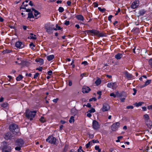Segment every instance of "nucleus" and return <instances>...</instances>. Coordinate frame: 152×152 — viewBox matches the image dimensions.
Segmentation results:
<instances>
[{
  "instance_id": "1",
  "label": "nucleus",
  "mask_w": 152,
  "mask_h": 152,
  "mask_svg": "<svg viewBox=\"0 0 152 152\" xmlns=\"http://www.w3.org/2000/svg\"><path fill=\"white\" fill-rule=\"evenodd\" d=\"M36 113V111H31L27 110L26 111V116L27 118L31 120L34 117Z\"/></svg>"
},
{
  "instance_id": "2",
  "label": "nucleus",
  "mask_w": 152,
  "mask_h": 152,
  "mask_svg": "<svg viewBox=\"0 0 152 152\" xmlns=\"http://www.w3.org/2000/svg\"><path fill=\"white\" fill-rule=\"evenodd\" d=\"M9 129L14 134H16L19 132V129L18 126L15 124H12L9 126Z\"/></svg>"
},
{
  "instance_id": "3",
  "label": "nucleus",
  "mask_w": 152,
  "mask_h": 152,
  "mask_svg": "<svg viewBox=\"0 0 152 152\" xmlns=\"http://www.w3.org/2000/svg\"><path fill=\"white\" fill-rule=\"evenodd\" d=\"M54 25L50 23H47L45 26V28L47 32L50 34L52 32V31L54 30L53 27Z\"/></svg>"
},
{
  "instance_id": "4",
  "label": "nucleus",
  "mask_w": 152,
  "mask_h": 152,
  "mask_svg": "<svg viewBox=\"0 0 152 152\" xmlns=\"http://www.w3.org/2000/svg\"><path fill=\"white\" fill-rule=\"evenodd\" d=\"M46 141L51 144H55L56 142V139L53 136H49L46 140Z\"/></svg>"
},
{
  "instance_id": "5",
  "label": "nucleus",
  "mask_w": 152,
  "mask_h": 152,
  "mask_svg": "<svg viewBox=\"0 0 152 152\" xmlns=\"http://www.w3.org/2000/svg\"><path fill=\"white\" fill-rule=\"evenodd\" d=\"M92 127L93 128L96 130L99 129L100 128V125L98 122L96 120H94L92 123Z\"/></svg>"
},
{
  "instance_id": "6",
  "label": "nucleus",
  "mask_w": 152,
  "mask_h": 152,
  "mask_svg": "<svg viewBox=\"0 0 152 152\" xmlns=\"http://www.w3.org/2000/svg\"><path fill=\"white\" fill-rule=\"evenodd\" d=\"M2 152H11V147L7 145H4L2 147Z\"/></svg>"
},
{
  "instance_id": "7",
  "label": "nucleus",
  "mask_w": 152,
  "mask_h": 152,
  "mask_svg": "<svg viewBox=\"0 0 152 152\" xmlns=\"http://www.w3.org/2000/svg\"><path fill=\"white\" fill-rule=\"evenodd\" d=\"M120 124L117 122L113 124L111 126V128L113 131H115L117 130L119 127Z\"/></svg>"
},
{
  "instance_id": "8",
  "label": "nucleus",
  "mask_w": 152,
  "mask_h": 152,
  "mask_svg": "<svg viewBox=\"0 0 152 152\" xmlns=\"http://www.w3.org/2000/svg\"><path fill=\"white\" fill-rule=\"evenodd\" d=\"M110 109V107L107 103H105L103 104V107L101 110L104 112L108 111Z\"/></svg>"
},
{
  "instance_id": "9",
  "label": "nucleus",
  "mask_w": 152,
  "mask_h": 152,
  "mask_svg": "<svg viewBox=\"0 0 152 152\" xmlns=\"http://www.w3.org/2000/svg\"><path fill=\"white\" fill-rule=\"evenodd\" d=\"M139 5V1L138 0H136L133 2L131 5V7L134 9L137 7Z\"/></svg>"
},
{
  "instance_id": "10",
  "label": "nucleus",
  "mask_w": 152,
  "mask_h": 152,
  "mask_svg": "<svg viewBox=\"0 0 152 152\" xmlns=\"http://www.w3.org/2000/svg\"><path fill=\"white\" fill-rule=\"evenodd\" d=\"M107 86L113 89H115L117 87V85L116 83H109L107 84Z\"/></svg>"
},
{
  "instance_id": "11",
  "label": "nucleus",
  "mask_w": 152,
  "mask_h": 152,
  "mask_svg": "<svg viewBox=\"0 0 152 152\" xmlns=\"http://www.w3.org/2000/svg\"><path fill=\"white\" fill-rule=\"evenodd\" d=\"M87 33L90 35H96L98 34L99 32L98 31L94 29L89 30L87 31Z\"/></svg>"
},
{
  "instance_id": "12",
  "label": "nucleus",
  "mask_w": 152,
  "mask_h": 152,
  "mask_svg": "<svg viewBox=\"0 0 152 152\" xmlns=\"http://www.w3.org/2000/svg\"><path fill=\"white\" fill-rule=\"evenodd\" d=\"M24 141L23 140L21 139H17L15 142V145H18L20 147H21L24 144Z\"/></svg>"
},
{
  "instance_id": "13",
  "label": "nucleus",
  "mask_w": 152,
  "mask_h": 152,
  "mask_svg": "<svg viewBox=\"0 0 152 152\" xmlns=\"http://www.w3.org/2000/svg\"><path fill=\"white\" fill-rule=\"evenodd\" d=\"M15 46L17 48L20 49L23 48L24 46L22 42L20 41H18L15 43Z\"/></svg>"
},
{
  "instance_id": "14",
  "label": "nucleus",
  "mask_w": 152,
  "mask_h": 152,
  "mask_svg": "<svg viewBox=\"0 0 152 152\" xmlns=\"http://www.w3.org/2000/svg\"><path fill=\"white\" fill-rule=\"evenodd\" d=\"M124 54V53H118L116 54L115 56V58L117 60H120Z\"/></svg>"
},
{
  "instance_id": "15",
  "label": "nucleus",
  "mask_w": 152,
  "mask_h": 152,
  "mask_svg": "<svg viewBox=\"0 0 152 152\" xmlns=\"http://www.w3.org/2000/svg\"><path fill=\"white\" fill-rule=\"evenodd\" d=\"M90 90L91 89L89 87L86 86H84L82 88V92L84 93H88Z\"/></svg>"
},
{
  "instance_id": "16",
  "label": "nucleus",
  "mask_w": 152,
  "mask_h": 152,
  "mask_svg": "<svg viewBox=\"0 0 152 152\" xmlns=\"http://www.w3.org/2000/svg\"><path fill=\"white\" fill-rule=\"evenodd\" d=\"M12 137V134L10 132H8L6 133L4 137L5 138L6 140L10 139Z\"/></svg>"
},
{
  "instance_id": "17",
  "label": "nucleus",
  "mask_w": 152,
  "mask_h": 152,
  "mask_svg": "<svg viewBox=\"0 0 152 152\" xmlns=\"http://www.w3.org/2000/svg\"><path fill=\"white\" fill-rule=\"evenodd\" d=\"M76 18L78 20H80L81 22H83L84 20V18L83 15H77L76 16Z\"/></svg>"
},
{
  "instance_id": "18",
  "label": "nucleus",
  "mask_w": 152,
  "mask_h": 152,
  "mask_svg": "<svg viewBox=\"0 0 152 152\" xmlns=\"http://www.w3.org/2000/svg\"><path fill=\"white\" fill-rule=\"evenodd\" d=\"M124 74L126 77L128 79H130L132 77V75L127 72H124Z\"/></svg>"
},
{
  "instance_id": "19",
  "label": "nucleus",
  "mask_w": 152,
  "mask_h": 152,
  "mask_svg": "<svg viewBox=\"0 0 152 152\" xmlns=\"http://www.w3.org/2000/svg\"><path fill=\"white\" fill-rule=\"evenodd\" d=\"M54 58V56L53 55H50L47 56V59L48 61H50L52 60Z\"/></svg>"
},
{
  "instance_id": "20",
  "label": "nucleus",
  "mask_w": 152,
  "mask_h": 152,
  "mask_svg": "<svg viewBox=\"0 0 152 152\" xmlns=\"http://www.w3.org/2000/svg\"><path fill=\"white\" fill-rule=\"evenodd\" d=\"M145 122L148 127H150L151 126L152 124L150 120L146 121Z\"/></svg>"
},
{
  "instance_id": "21",
  "label": "nucleus",
  "mask_w": 152,
  "mask_h": 152,
  "mask_svg": "<svg viewBox=\"0 0 152 152\" xmlns=\"http://www.w3.org/2000/svg\"><path fill=\"white\" fill-rule=\"evenodd\" d=\"M32 10L34 12V15L35 17H37V15H38L39 13L38 12V11L35 10L34 8H32Z\"/></svg>"
},
{
  "instance_id": "22",
  "label": "nucleus",
  "mask_w": 152,
  "mask_h": 152,
  "mask_svg": "<svg viewBox=\"0 0 152 152\" xmlns=\"http://www.w3.org/2000/svg\"><path fill=\"white\" fill-rule=\"evenodd\" d=\"M146 11L144 10H141L139 12V14L140 15H144Z\"/></svg>"
},
{
  "instance_id": "23",
  "label": "nucleus",
  "mask_w": 152,
  "mask_h": 152,
  "mask_svg": "<svg viewBox=\"0 0 152 152\" xmlns=\"http://www.w3.org/2000/svg\"><path fill=\"white\" fill-rule=\"evenodd\" d=\"M101 82V81L100 79H97L95 82V83L97 86L99 85Z\"/></svg>"
},
{
  "instance_id": "24",
  "label": "nucleus",
  "mask_w": 152,
  "mask_h": 152,
  "mask_svg": "<svg viewBox=\"0 0 152 152\" xmlns=\"http://www.w3.org/2000/svg\"><path fill=\"white\" fill-rule=\"evenodd\" d=\"M144 117L145 119V121L149 120V116L147 114H146L144 115Z\"/></svg>"
},
{
  "instance_id": "25",
  "label": "nucleus",
  "mask_w": 152,
  "mask_h": 152,
  "mask_svg": "<svg viewBox=\"0 0 152 152\" xmlns=\"http://www.w3.org/2000/svg\"><path fill=\"white\" fill-rule=\"evenodd\" d=\"M8 104L7 102H4L1 104V107L5 108L7 106Z\"/></svg>"
},
{
  "instance_id": "26",
  "label": "nucleus",
  "mask_w": 152,
  "mask_h": 152,
  "mask_svg": "<svg viewBox=\"0 0 152 152\" xmlns=\"http://www.w3.org/2000/svg\"><path fill=\"white\" fill-rule=\"evenodd\" d=\"M144 103L142 102H140L138 103H136L134 104L135 105L136 107H138L141 106Z\"/></svg>"
},
{
  "instance_id": "27",
  "label": "nucleus",
  "mask_w": 152,
  "mask_h": 152,
  "mask_svg": "<svg viewBox=\"0 0 152 152\" xmlns=\"http://www.w3.org/2000/svg\"><path fill=\"white\" fill-rule=\"evenodd\" d=\"M151 80H147V81L145 83V86H146L148 85L151 83Z\"/></svg>"
},
{
  "instance_id": "28",
  "label": "nucleus",
  "mask_w": 152,
  "mask_h": 152,
  "mask_svg": "<svg viewBox=\"0 0 152 152\" xmlns=\"http://www.w3.org/2000/svg\"><path fill=\"white\" fill-rule=\"evenodd\" d=\"M34 16L31 12H29L28 14V18H33Z\"/></svg>"
},
{
  "instance_id": "29",
  "label": "nucleus",
  "mask_w": 152,
  "mask_h": 152,
  "mask_svg": "<svg viewBox=\"0 0 152 152\" xmlns=\"http://www.w3.org/2000/svg\"><path fill=\"white\" fill-rule=\"evenodd\" d=\"M74 121V117L73 116H72L70 118L69 121L70 123L73 122Z\"/></svg>"
},
{
  "instance_id": "30",
  "label": "nucleus",
  "mask_w": 152,
  "mask_h": 152,
  "mask_svg": "<svg viewBox=\"0 0 152 152\" xmlns=\"http://www.w3.org/2000/svg\"><path fill=\"white\" fill-rule=\"evenodd\" d=\"M23 78V76L21 75H19L16 78V80L17 81H20Z\"/></svg>"
},
{
  "instance_id": "31",
  "label": "nucleus",
  "mask_w": 152,
  "mask_h": 152,
  "mask_svg": "<svg viewBox=\"0 0 152 152\" xmlns=\"http://www.w3.org/2000/svg\"><path fill=\"white\" fill-rule=\"evenodd\" d=\"M31 35L30 36V38L31 39H36V37H35V35H34L33 34H31Z\"/></svg>"
},
{
  "instance_id": "32",
  "label": "nucleus",
  "mask_w": 152,
  "mask_h": 152,
  "mask_svg": "<svg viewBox=\"0 0 152 152\" xmlns=\"http://www.w3.org/2000/svg\"><path fill=\"white\" fill-rule=\"evenodd\" d=\"M56 28H54V30L56 31L57 30H61L62 29V28L60 26H58L57 24L56 25Z\"/></svg>"
},
{
  "instance_id": "33",
  "label": "nucleus",
  "mask_w": 152,
  "mask_h": 152,
  "mask_svg": "<svg viewBox=\"0 0 152 152\" xmlns=\"http://www.w3.org/2000/svg\"><path fill=\"white\" fill-rule=\"evenodd\" d=\"M91 145H92V141L89 142L87 144H86V147L87 148H88Z\"/></svg>"
},
{
  "instance_id": "34",
  "label": "nucleus",
  "mask_w": 152,
  "mask_h": 152,
  "mask_svg": "<svg viewBox=\"0 0 152 152\" xmlns=\"http://www.w3.org/2000/svg\"><path fill=\"white\" fill-rule=\"evenodd\" d=\"M40 121L42 123H44L45 121V120L44 117H41L40 119Z\"/></svg>"
},
{
  "instance_id": "35",
  "label": "nucleus",
  "mask_w": 152,
  "mask_h": 152,
  "mask_svg": "<svg viewBox=\"0 0 152 152\" xmlns=\"http://www.w3.org/2000/svg\"><path fill=\"white\" fill-rule=\"evenodd\" d=\"M58 10L59 12H62L64 11V9L62 7H60L59 8Z\"/></svg>"
},
{
  "instance_id": "36",
  "label": "nucleus",
  "mask_w": 152,
  "mask_h": 152,
  "mask_svg": "<svg viewBox=\"0 0 152 152\" xmlns=\"http://www.w3.org/2000/svg\"><path fill=\"white\" fill-rule=\"evenodd\" d=\"M90 113H94L95 112V110L93 108H92L88 110Z\"/></svg>"
},
{
  "instance_id": "37",
  "label": "nucleus",
  "mask_w": 152,
  "mask_h": 152,
  "mask_svg": "<svg viewBox=\"0 0 152 152\" xmlns=\"http://www.w3.org/2000/svg\"><path fill=\"white\" fill-rule=\"evenodd\" d=\"M29 46L31 49H34V47H35V45L32 43H30L29 45Z\"/></svg>"
},
{
  "instance_id": "38",
  "label": "nucleus",
  "mask_w": 152,
  "mask_h": 152,
  "mask_svg": "<svg viewBox=\"0 0 152 152\" xmlns=\"http://www.w3.org/2000/svg\"><path fill=\"white\" fill-rule=\"evenodd\" d=\"M98 9L99 11L102 12H103L105 11L106 10L104 8L102 9L101 8L99 7Z\"/></svg>"
},
{
  "instance_id": "39",
  "label": "nucleus",
  "mask_w": 152,
  "mask_h": 152,
  "mask_svg": "<svg viewBox=\"0 0 152 152\" xmlns=\"http://www.w3.org/2000/svg\"><path fill=\"white\" fill-rule=\"evenodd\" d=\"M81 64H83L85 66H86L88 65V63L87 61H85L82 62L81 63Z\"/></svg>"
},
{
  "instance_id": "40",
  "label": "nucleus",
  "mask_w": 152,
  "mask_h": 152,
  "mask_svg": "<svg viewBox=\"0 0 152 152\" xmlns=\"http://www.w3.org/2000/svg\"><path fill=\"white\" fill-rule=\"evenodd\" d=\"M38 62H40L41 64H43L44 61L42 59H40L39 60Z\"/></svg>"
},
{
  "instance_id": "41",
  "label": "nucleus",
  "mask_w": 152,
  "mask_h": 152,
  "mask_svg": "<svg viewBox=\"0 0 152 152\" xmlns=\"http://www.w3.org/2000/svg\"><path fill=\"white\" fill-rule=\"evenodd\" d=\"M110 96H113L114 97H115L116 96V95L114 93H112L110 94Z\"/></svg>"
},
{
  "instance_id": "42",
  "label": "nucleus",
  "mask_w": 152,
  "mask_h": 152,
  "mask_svg": "<svg viewBox=\"0 0 152 152\" xmlns=\"http://www.w3.org/2000/svg\"><path fill=\"white\" fill-rule=\"evenodd\" d=\"M39 75V73H36L34 75V78H35V79H36V78H37V77L38 76V75Z\"/></svg>"
},
{
  "instance_id": "43",
  "label": "nucleus",
  "mask_w": 152,
  "mask_h": 152,
  "mask_svg": "<svg viewBox=\"0 0 152 152\" xmlns=\"http://www.w3.org/2000/svg\"><path fill=\"white\" fill-rule=\"evenodd\" d=\"M147 108L149 110H152V105L148 106Z\"/></svg>"
},
{
  "instance_id": "44",
  "label": "nucleus",
  "mask_w": 152,
  "mask_h": 152,
  "mask_svg": "<svg viewBox=\"0 0 152 152\" xmlns=\"http://www.w3.org/2000/svg\"><path fill=\"white\" fill-rule=\"evenodd\" d=\"M64 24L67 26L69 24V21H65L64 23Z\"/></svg>"
},
{
  "instance_id": "45",
  "label": "nucleus",
  "mask_w": 152,
  "mask_h": 152,
  "mask_svg": "<svg viewBox=\"0 0 152 152\" xmlns=\"http://www.w3.org/2000/svg\"><path fill=\"white\" fill-rule=\"evenodd\" d=\"M82 147L81 146H80L79 147V148L77 150V152H82Z\"/></svg>"
},
{
  "instance_id": "46",
  "label": "nucleus",
  "mask_w": 152,
  "mask_h": 152,
  "mask_svg": "<svg viewBox=\"0 0 152 152\" xmlns=\"http://www.w3.org/2000/svg\"><path fill=\"white\" fill-rule=\"evenodd\" d=\"M133 108V107L132 106L130 105V106H128L126 107L127 109H132Z\"/></svg>"
},
{
  "instance_id": "47",
  "label": "nucleus",
  "mask_w": 152,
  "mask_h": 152,
  "mask_svg": "<svg viewBox=\"0 0 152 152\" xmlns=\"http://www.w3.org/2000/svg\"><path fill=\"white\" fill-rule=\"evenodd\" d=\"M149 63L150 65L152 66V58H151L149 60Z\"/></svg>"
},
{
  "instance_id": "48",
  "label": "nucleus",
  "mask_w": 152,
  "mask_h": 152,
  "mask_svg": "<svg viewBox=\"0 0 152 152\" xmlns=\"http://www.w3.org/2000/svg\"><path fill=\"white\" fill-rule=\"evenodd\" d=\"M20 147H20V146L19 147H17L15 148V149L16 150H18V151H19L20 150V149H21Z\"/></svg>"
},
{
  "instance_id": "49",
  "label": "nucleus",
  "mask_w": 152,
  "mask_h": 152,
  "mask_svg": "<svg viewBox=\"0 0 152 152\" xmlns=\"http://www.w3.org/2000/svg\"><path fill=\"white\" fill-rule=\"evenodd\" d=\"M96 100V98H91L90 99H89V101H91L93 100H94V101H95Z\"/></svg>"
},
{
  "instance_id": "50",
  "label": "nucleus",
  "mask_w": 152,
  "mask_h": 152,
  "mask_svg": "<svg viewBox=\"0 0 152 152\" xmlns=\"http://www.w3.org/2000/svg\"><path fill=\"white\" fill-rule=\"evenodd\" d=\"M48 75H51L52 73V71L50 70L48 72Z\"/></svg>"
},
{
  "instance_id": "51",
  "label": "nucleus",
  "mask_w": 152,
  "mask_h": 152,
  "mask_svg": "<svg viewBox=\"0 0 152 152\" xmlns=\"http://www.w3.org/2000/svg\"><path fill=\"white\" fill-rule=\"evenodd\" d=\"M113 17V16L112 15H110L108 18V20L109 21L111 20V19Z\"/></svg>"
},
{
  "instance_id": "52",
  "label": "nucleus",
  "mask_w": 152,
  "mask_h": 152,
  "mask_svg": "<svg viewBox=\"0 0 152 152\" xmlns=\"http://www.w3.org/2000/svg\"><path fill=\"white\" fill-rule=\"evenodd\" d=\"M133 91H134V93L133 94L134 95H135V94H136V93L137 92V90L135 88H133Z\"/></svg>"
},
{
  "instance_id": "53",
  "label": "nucleus",
  "mask_w": 152,
  "mask_h": 152,
  "mask_svg": "<svg viewBox=\"0 0 152 152\" xmlns=\"http://www.w3.org/2000/svg\"><path fill=\"white\" fill-rule=\"evenodd\" d=\"M99 148V146L96 145L95 147V149L96 150H98Z\"/></svg>"
},
{
  "instance_id": "54",
  "label": "nucleus",
  "mask_w": 152,
  "mask_h": 152,
  "mask_svg": "<svg viewBox=\"0 0 152 152\" xmlns=\"http://www.w3.org/2000/svg\"><path fill=\"white\" fill-rule=\"evenodd\" d=\"M66 3L68 6H70L71 4V2L70 1H68L66 2Z\"/></svg>"
},
{
  "instance_id": "55",
  "label": "nucleus",
  "mask_w": 152,
  "mask_h": 152,
  "mask_svg": "<svg viewBox=\"0 0 152 152\" xmlns=\"http://www.w3.org/2000/svg\"><path fill=\"white\" fill-rule=\"evenodd\" d=\"M143 110L144 111H145L147 110V108L145 107H142Z\"/></svg>"
},
{
  "instance_id": "56",
  "label": "nucleus",
  "mask_w": 152,
  "mask_h": 152,
  "mask_svg": "<svg viewBox=\"0 0 152 152\" xmlns=\"http://www.w3.org/2000/svg\"><path fill=\"white\" fill-rule=\"evenodd\" d=\"M58 99H54L53 100V102L55 103H56L58 101Z\"/></svg>"
},
{
  "instance_id": "57",
  "label": "nucleus",
  "mask_w": 152,
  "mask_h": 152,
  "mask_svg": "<svg viewBox=\"0 0 152 152\" xmlns=\"http://www.w3.org/2000/svg\"><path fill=\"white\" fill-rule=\"evenodd\" d=\"M139 87L140 88H143L145 86H145V84L144 85H140L139 86Z\"/></svg>"
},
{
  "instance_id": "58",
  "label": "nucleus",
  "mask_w": 152,
  "mask_h": 152,
  "mask_svg": "<svg viewBox=\"0 0 152 152\" xmlns=\"http://www.w3.org/2000/svg\"><path fill=\"white\" fill-rule=\"evenodd\" d=\"M94 6L96 7H97L98 6V4L97 3L94 2Z\"/></svg>"
},
{
  "instance_id": "59",
  "label": "nucleus",
  "mask_w": 152,
  "mask_h": 152,
  "mask_svg": "<svg viewBox=\"0 0 152 152\" xmlns=\"http://www.w3.org/2000/svg\"><path fill=\"white\" fill-rule=\"evenodd\" d=\"M92 143H94L98 142L99 141L97 140H93L92 141Z\"/></svg>"
},
{
  "instance_id": "60",
  "label": "nucleus",
  "mask_w": 152,
  "mask_h": 152,
  "mask_svg": "<svg viewBox=\"0 0 152 152\" xmlns=\"http://www.w3.org/2000/svg\"><path fill=\"white\" fill-rule=\"evenodd\" d=\"M87 116L88 117H90L91 116V114L90 113H88L87 114Z\"/></svg>"
},
{
  "instance_id": "61",
  "label": "nucleus",
  "mask_w": 152,
  "mask_h": 152,
  "mask_svg": "<svg viewBox=\"0 0 152 152\" xmlns=\"http://www.w3.org/2000/svg\"><path fill=\"white\" fill-rule=\"evenodd\" d=\"M72 85V83L71 81H70L69 82L68 85L69 86H71Z\"/></svg>"
},
{
  "instance_id": "62",
  "label": "nucleus",
  "mask_w": 152,
  "mask_h": 152,
  "mask_svg": "<svg viewBox=\"0 0 152 152\" xmlns=\"http://www.w3.org/2000/svg\"><path fill=\"white\" fill-rule=\"evenodd\" d=\"M86 106L88 107H91V105L90 103H87L86 105Z\"/></svg>"
},
{
  "instance_id": "63",
  "label": "nucleus",
  "mask_w": 152,
  "mask_h": 152,
  "mask_svg": "<svg viewBox=\"0 0 152 152\" xmlns=\"http://www.w3.org/2000/svg\"><path fill=\"white\" fill-rule=\"evenodd\" d=\"M29 4V5H31V6H33V3H32V2L31 1H30Z\"/></svg>"
},
{
  "instance_id": "64",
  "label": "nucleus",
  "mask_w": 152,
  "mask_h": 152,
  "mask_svg": "<svg viewBox=\"0 0 152 152\" xmlns=\"http://www.w3.org/2000/svg\"><path fill=\"white\" fill-rule=\"evenodd\" d=\"M101 93L102 92L101 91H98L97 92V94L99 96H101Z\"/></svg>"
}]
</instances>
